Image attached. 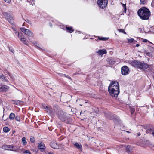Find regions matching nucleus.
Returning a JSON list of instances; mask_svg holds the SVG:
<instances>
[{
    "mask_svg": "<svg viewBox=\"0 0 154 154\" xmlns=\"http://www.w3.org/2000/svg\"><path fill=\"white\" fill-rule=\"evenodd\" d=\"M118 30L119 32L122 33L124 30L122 29H118Z\"/></svg>",
    "mask_w": 154,
    "mask_h": 154,
    "instance_id": "obj_40",
    "label": "nucleus"
},
{
    "mask_svg": "<svg viewBox=\"0 0 154 154\" xmlns=\"http://www.w3.org/2000/svg\"><path fill=\"white\" fill-rule=\"evenodd\" d=\"M15 119L16 120L20 122V118L19 116H17L15 117Z\"/></svg>",
    "mask_w": 154,
    "mask_h": 154,
    "instance_id": "obj_29",
    "label": "nucleus"
},
{
    "mask_svg": "<svg viewBox=\"0 0 154 154\" xmlns=\"http://www.w3.org/2000/svg\"><path fill=\"white\" fill-rule=\"evenodd\" d=\"M25 21L28 23L29 24H31V22L29 20L26 19L25 20Z\"/></svg>",
    "mask_w": 154,
    "mask_h": 154,
    "instance_id": "obj_39",
    "label": "nucleus"
},
{
    "mask_svg": "<svg viewBox=\"0 0 154 154\" xmlns=\"http://www.w3.org/2000/svg\"><path fill=\"white\" fill-rule=\"evenodd\" d=\"M134 41H135V40L133 38H131L130 39H128V42L130 43H132Z\"/></svg>",
    "mask_w": 154,
    "mask_h": 154,
    "instance_id": "obj_35",
    "label": "nucleus"
},
{
    "mask_svg": "<svg viewBox=\"0 0 154 154\" xmlns=\"http://www.w3.org/2000/svg\"><path fill=\"white\" fill-rule=\"evenodd\" d=\"M129 69L127 66H124L121 68L122 74L124 75H126L129 73Z\"/></svg>",
    "mask_w": 154,
    "mask_h": 154,
    "instance_id": "obj_11",
    "label": "nucleus"
},
{
    "mask_svg": "<svg viewBox=\"0 0 154 154\" xmlns=\"http://www.w3.org/2000/svg\"><path fill=\"white\" fill-rule=\"evenodd\" d=\"M14 33L17 36V33L19 32H18L16 30H14Z\"/></svg>",
    "mask_w": 154,
    "mask_h": 154,
    "instance_id": "obj_48",
    "label": "nucleus"
},
{
    "mask_svg": "<svg viewBox=\"0 0 154 154\" xmlns=\"http://www.w3.org/2000/svg\"><path fill=\"white\" fill-rule=\"evenodd\" d=\"M140 29V31L141 32H143V29Z\"/></svg>",
    "mask_w": 154,
    "mask_h": 154,
    "instance_id": "obj_54",
    "label": "nucleus"
},
{
    "mask_svg": "<svg viewBox=\"0 0 154 154\" xmlns=\"http://www.w3.org/2000/svg\"><path fill=\"white\" fill-rule=\"evenodd\" d=\"M54 111L58 118L63 122H67L68 121L69 117L67 116L64 112L57 105L54 106Z\"/></svg>",
    "mask_w": 154,
    "mask_h": 154,
    "instance_id": "obj_2",
    "label": "nucleus"
},
{
    "mask_svg": "<svg viewBox=\"0 0 154 154\" xmlns=\"http://www.w3.org/2000/svg\"><path fill=\"white\" fill-rule=\"evenodd\" d=\"M139 45H140L139 44H137L136 45V46L137 47L139 46Z\"/></svg>",
    "mask_w": 154,
    "mask_h": 154,
    "instance_id": "obj_53",
    "label": "nucleus"
},
{
    "mask_svg": "<svg viewBox=\"0 0 154 154\" xmlns=\"http://www.w3.org/2000/svg\"><path fill=\"white\" fill-rule=\"evenodd\" d=\"M96 53H98L100 55L102 56L103 54H106L107 53V52L106 50L102 49L99 50L97 51L96 52Z\"/></svg>",
    "mask_w": 154,
    "mask_h": 154,
    "instance_id": "obj_16",
    "label": "nucleus"
},
{
    "mask_svg": "<svg viewBox=\"0 0 154 154\" xmlns=\"http://www.w3.org/2000/svg\"><path fill=\"white\" fill-rule=\"evenodd\" d=\"M20 29L22 32L28 36V37H34L33 33L29 30L25 28H20Z\"/></svg>",
    "mask_w": 154,
    "mask_h": 154,
    "instance_id": "obj_7",
    "label": "nucleus"
},
{
    "mask_svg": "<svg viewBox=\"0 0 154 154\" xmlns=\"http://www.w3.org/2000/svg\"><path fill=\"white\" fill-rule=\"evenodd\" d=\"M42 106L43 109L46 110H49L48 109V107L47 106H46L45 104H42Z\"/></svg>",
    "mask_w": 154,
    "mask_h": 154,
    "instance_id": "obj_24",
    "label": "nucleus"
},
{
    "mask_svg": "<svg viewBox=\"0 0 154 154\" xmlns=\"http://www.w3.org/2000/svg\"><path fill=\"white\" fill-rule=\"evenodd\" d=\"M8 75L11 78H12V79H14V77L13 76V75L9 73V74H8Z\"/></svg>",
    "mask_w": 154,
    "mask_h": 154,
    "instance_id": "obj_43",
    "label": "nucleus"
},
{
    "mask_svg": "<svg viewBox=\"0 0 154 154\" xmlns=\"http://www.w3.org/2000/svg\"><path fill=\"white\" fill-rule=\"evenodd\" d=\"M30 141L32 143H33L35 141V139L33 137H31L30 138Z\"/></svg>",
    "mask_w": 154,
    "mask_h": 154,
    "instance_id": "obj_32",
    "label": "nucleus"
},
{
    "mask_svg": "<svg viewBox=\"0 0 154 154\" xmlns=\"http://www.w3.org/2000/svg\"><path fill=\"white\" fill-rule=\"evenodd\" d=\"M137 13L140 18L144 20L148 19L150 14L149 10L145 7L139 9L137 11Z\"/></svg>",
    "mask_w": 154,
    "mask_h": 154,
    "instance_id": "obj_3",
    "label": "nucleus"
},
{
    "mask_svg": "<svg viewBox=\"0 0 154 154\" xmlns=\"http://www.w3.org/2000/svg\"><path fill=\"white\" fill-rule=\"evenodd\" d=\"M50 145L54 149H59L60 146L58 144L56 141H52L50 143Z\"/></svg>",
    "mask_w": 154,
    "mask_h": 154,
    "instance_id": "obj_12",
    "label": "nucleus"
},
{
    "mask_svg": "<svg viewBox=\"0 0 154 154\" xmlns=\"http://www.w3.org/2000/svg\"><path fill=\"white\" fill-rule=\"evenodd\" d=\"M63 75L65 77L69 79H70L71 80V78L69 77V76H68V75H66V74H63Z\"/></svg>",
    "mask_w": 154,
    "mask_h": 154,
    "instance_id": "obj_41",
    "label": "nucleus"
},
{
    "mask_svg": "<svg viewBox=\"0 0 154 154\" xmlns=\"http://www.w3.org/2000/svg\"><path fill=\"white\" fill-rule=\"evenodd\" d=\"M75 147L77 148L79 150L82 151V146L81 144L77 142L75 143L74 144Z\"/></svg>",
    "mask_w": 154,
    "mask_h": 154,
    "instance_id": "obj_17",
    "label": "nucleus"
},
{
    "mask_svg": "<svg viewBox=\"0 0 154 154\" xmlns=\"http://www.w3.org/2000/svg\"><path fill=\"white\" fill-rule=\"evenodd\" d=\"M2 81H3L4 82H9L8 80L6 78V76H4L2 80Z\"/></svg>",
    "mask_w": 154,
    "mask_h": 154,
    "instance_id": "obj_31",
    "label": "nucleus"
},
{
    "mask_svg": "<svg viewBox=\"0 0 154 154\" xmlns=\"http://www.w3.org/2000/svg\"><path fill=\"white\" fill-rule=\"evenodd\" d=\"M3 130L4 132L7 133L9 131L10 129L8 128L5 127L3 128Z\"/></svg>",
    "mask_w": 154,
    "mask_h": 154,
    "instance_id": "obj_23",
    "label": "nucleus"
},
{
    "mask_svg": "<svg viewBox=\"0 0 154 154\" xmlns=\"http://www.w3.org/2000/svg\"><path fill=\"white\" fill-rule=\"evenodd\" d=\"M23 153H24V154H31L30 151L28 150H23Z\"/></svg>",
    "mask_w": 154,
    "mask_h": 154,
    "instance_id": "obj_26",
    "label": "nucleus"
},
{
    "mask_svg": "<svg viewBox=\"0 0 154 154\" xmlns=\"http://www.w3.org/2000/svg\"><path fill=\"white\" fill-rule=\"evenodd\" d=\"M126 147V149L127 152L128 154H131L132 152V149H133V147L131 145H128L125 146Z\"/></svg>",
    "mask_w": 154,
    "mask_h": 154,
    "instance_id": "obj_15",
    "label": "nucleus"
},
{
    "mask_svg": "<svg viewBox=\"0 0 154 154\" xmlns=\"http://www.w3.org/2000/svg\"><path fill=\"white\" fill-rule=\"evenodd\" d=\"M58 74L60 76H63V74H61V73H58Z\"/></svg>",
    "mask_w": 154,
    "mask_h": 154,
    "instance_id": "obj_50",
    "label": "nucleus"
},
{
    "mask_svg": "<svg viewBox=\"0 0 154 154\" xmlns=\"http://www.w3.org/2000/svg\"><path fill=\"white\" fill-rule=\"evenodd\" d=\"M65 28L67 31L69 33H72L74 31V30L72 29V28L71 27H69L68 26L66 25Z\"/></svg>",
    "mask_w": 154,
    "mask_h": 154,
    "instance_id": "obj_19",
    "label": "nucleus"
},
{
    "mask_svg": "<svg viewBox=\"0 0 154 154\" xmlns=\"http://www.w3.org/2000/svg\"><path fill=\"white\" fill-rule=\"evenodd\" d=\"M149 49L152 51H154V48L151 46H149Z\"/></svg>",
    "mask_w": 154,
    "mask_h": 154,
    "instance_id": "obj_37",
    "label": "nucleus"
},
{
    "mask_svg": "<svg viewBox=\"0 0 154 154\" xmlns=\"http://www.w3.org/2000/svg\"><path fill=\"white\" fill-rule=\"evenodd\" d=\"M5 2L8 3H10L11 0H4Z\"/></svg>",
    "mask_w": 154,
    "mask_h": 154,
    "instance_id": "obj_45",
    "label": "nucleus"
},
{
    "mask_svg": "<svg viewBox=\"0 0 154 154\" xmlns=\"http://www.w3.org/2000/svg\"><path fill=\"white\" fill-rule=\"evenodd\" d=\"M35 0H27L28 2H34Z\"/></svg>",
    "mask_w": 154,
    "mask_h": 154,
    "instance_id": "obj_49",
    "label": "nucleus"
},
{
    "mask_svg": "<svg viewBox=\"0 0 154 154\" xmlns=\"http://www.w3.org/2000/svg\"><path fill=\"white\" fill-rule=\"evenodd\" d=\"M105 115L106 118L113 120L115 122H117L119 120V117L115 114L110 113H105Z\"/></svg>",
    "mask_w": 154,
    "mask_h": 154,
    "instance_id": "obj_5",
    "label": "nucleus"
},
{
    "mask_svg": "<svg viewBox=\"0 0 154 154\" xmlns=\"http://www.w3.org/2000/svg\"><path fill=\"white\" fill-rule=\"evenodd\" d=\"M14 104L17 105H18L19 104L20 102V101L18 100H14Z\"/></svg>",
    "mask_w": 154,
    "mask_h": 154,
    "instance_id": "obj_27",
    "label": "nucleus"
},
{
    "mask_svg": "<svg viewBox=\"0 0 154 154\" xmlns=\"http://www.w3.org/2000/svg\"><path fill=\"white\" fill-rule=\"evenodd\" d=\"M9 88V87L7 85H0V91L6 92L8 90Z\"/></svg>",
    "mask_w": 154,
    "mask_h": 154,
    "instance_id": "obj_13",
    "label": "nucleus"
},
{
    "mask_svg": "<svg viewBox=\"0 0 154 154\" xmlns=\"http://www.w3.org/2000/svg\"><path fill=\"white\" fill-rule=\"evenodd\" d=\"M131 64L134 67L143 70L146 69L149 67V65L143 62H141L137 60H134L132 62Z\"/></svg>",
    "mask_w": 154,
    "mask_h": 154,
    "instance_id": "obj_4",
    "label": "nucleus"
},
{
    "mask_svg": "<svg viewBox=\"0 0 154 154\" xmlns=\"http://www.w3.org/2000/svg\"><path fill=\"white\" fill-rule=\"evenodd\" d=\"M2 14L7 19L9 23H12L13 21V17L11 16L10 15L8 14L7 12H3Z\"/></svg>",
    "mask_w": 154,
    "mask_h": 154,
    "instance_id": "obj_10",
    "label": "nucleus"
},
{
    "mask_svg": "<svg viewBox=\"0 0 154 154\" xmlns=\"http://www.w3.org/2000/svg\"><path fill=\"white\" fill-rule=\"evenodd\" d=\"M122 33H123L124 34H126V32H125V31L124 30Z\"/></svg>",
    "mask_w": 154,
    "mask_h": 154,
    "instance_id": "obj_52",
    "label": "nucleus"
},
{
    "mask_svg": "<svg viewBox=\"0 0 154 154\" xmlns=\"http://www.w3.org/2000/svg\"><path fill=\"white\" fill-rule=\"evenodd\" d=\"M22 141L23 142V145H26L27 143V142L26 140V138L23 137L22 139Z\"/></svg>",
    "mask_w": 154,
    "mask_h": 154,
    "instance_id": "obj_25",
    "label": "nucleus"
},
{
    "mask_svg": "<svg viewBox=\"0 0 154 154\" xmlns=\"http://www.w3.org/2000/svg\"><path fill=\"white\" fill-rule=\"evenodd\" d=\"M151 6L154 7V0H153L152 2Z\"/></svg>",
    "mask_w": 154,
    "mask_h": 154,
    "instance_id": "obj_46",
    "label": "nucleus"
},
{
    "mask_svg": "<svg viewBox=\"0 0 154 154\" xmlns=\"http://www.w3.org/2000/svg\"><path fill=\"white\" fill-rule=\"evenodd\" d=\"M108 0H97V2L101 8L103 9L105 8L108 3Z\"/></svg>",
    "mask_w": 154,
    "mask_h": 154,
    "instance_id": "obj_8",
    "label": "nucleus"
},
{
    "mask_svg": "<svg viewBox=\"0 0 154 154\" xmlns=\"http://www.w3.org/2000/svg\"><path fill=\"white\" fill-rule=\"evenodd\" d=\"M49 111H51L50 112L51 114L53 115L54 113V112H55L54 111V112L53 111L50 110H49Z\"/></svg>",
    "mask_w": 154,
    "mask_h": 154,
    "instance_id": "obj_47",
    "label": "nucleus"
},
{
    "mask_svg": "<svg viewBox=\"0 0 154 154\" xmlns=\"http://www.w3.org/2000/svg\"><path fill=\"white\" fill-rule=\"evenodd\" d=\"M99 39L100 40H103V41H106L108 39V38H106L104 37H99Z\"/></svg>",
    "mask_w": 154,
    "mask_h": 154,
    "instance_id": "obj_34",
    "label": "nucleus"
},
{
    "mask_svg": "<svg viewBox=\"0 0 154 154\" xmlns=\"http://www.w3.org/2000/svg\"><path fill=\"white\" fill-rule=\"evenodd\" d=\"M141 4H145L146 2V0H140Z\"/></svg>",
    "mask_w": 154,
    "mask_h": 154,
    "instance_id": "obj_30",
    "label": "nucleus"
},
{
    "mask_svg": "<svg viewBox=\"0 0 154 154\" xmlns=\"http://www.w3.org/2000/svg\"><path fill=\"white\" fill-rule=\"evenodd\" d=\"M17 36L20 40L24 44L28 45V41L27 39L25 38L24 36L22 35V33H20L18 32L17 33Z\"/></svg>",
    "mask_w": 154,
    "mask_h": 154,
    "instance_id": "obj_9",
    "label": "nucleus"
},
{
    "mask_svg": "<svg viewBox=\"0 0 154 154\" xmlns=\"http://www.w3.org/2000/svg\"><path fill=\"white\" fill-rule=\"evenodd\" d=\"M9 50L11 52H12L13 53H14V50H13V48L12 47H9Z\"/></svg>",
    "mask_w": 154,
    "mask_h": 154,
    "instance_id": "obj_38",
    "label": "nucleus"
},
{
    "mask_svg": "<svg viewBox=\"0 0 154 154\" xmlns=\"http://www.w3.org/2000/svg\"><path fill=\"white\" fill-rule=\"evenodd\" d=\"M122 6L123 7V8H124V12L125 13H126V4H122Z\"/></svg>",
    "mask_w": 154,
    "mask_h": 154,
    "instance_id": "obj_28",
    "label": "nucleus"
},
{
    "mask_svg": "<svg viewBox=\"0 0 154 154\" xmlns=\"http://www.w3.org/2000/svg\"><path fill=\"white\" fill-rule=\"evenodd\" d=\"M108 89L112 96L117 97L120 92L119 83L116 81H112L108 87Z\"/></svg>",
    "mask_w": 154,
    "mask_h": 154,
    "instance_id": "obj_1",
    "label": "nucleus"
},
{
    "mask_svg": "<svg viewBox=\"0 0 154 154\" xmlns=\"http://www.w3.org/2000/svg\"><path fill=\"white\" fill-rule=\"evenodd\" d=\"M46 154H54V153L52 152H46Z\"/></svg>",
    "mask_w": 154,
    "mask_h": 154,
    "instance_id": "obj_44",
    "label": "nucleus"
},
{
    "mask_svg": "<svg viewBox=\"0 0 154 154\" xmlns=\"http://www.w3.org/2000/svg\"><path fill=\"white\" fill-rule=\"evenodd\" d=\"M23 26H24V23H23Z\"/></svg>",
    "mask_w": 154,
    "mask_h": 154,
    "instance_id": "obj_56",
    "label": "nucleus"
},
{
    "mask_svg": "<svg viewBox=\"0 0 154 154\" xmlns=\"http://www.w3.org/2000/svg\"><path fill=\"white\" fill-rule=\"evenodd\" d=\"M15 117V115L13 113H10L9 116V118L11 120L13 119Z\"/></svg>",
    "mask_w": 154,
    "mask_h": 154,
    "instance_id": "obj_22",
    "label": "nucleus"
},
{
    "mask_svg": "<svg viewBox=\"0 0 154 154\" xmlns=\"http://www.w3.org/2000/svg\"><path fill=\"white\" fill-rule=\"evenodd\" d=\"M130 109L131 110V114H133L135 111V109L133 108L130 107Z\"/></svg>",
    "mask_w": 154,
    "mask_h": 154,
    "instance_id": "obj_33",
    "label": "nucleus"
},
{
    "mask_svg": "<svg viewBox=\"0 0 154 154\" xmlns=\"http://www.w3.org/2000/svg\"><path fill=\"white\" fill-rule=\"evenodd\" d=\"M107 61L109 63V64L110 65H113L115 63L114 60L112 59H108Z\"/></svg>",
    "mask_w": 154,
    "mask_h": 154,
    "instance_id": "obj_18",
    "label": "nucleus"
},
{
    "mask_svg": "<svg viewBox=\"0 0 154 154\" xmlns=\"http://www.w3.org/2000/svg\"><path fill=\"white\" fill-rule=\"evenodd\" d=\"M147 131L148 133L152 134L154 137V128H149Z\"/></svg>",
    "mask_w": 154,
    "mask_h": 154,
    "instance_id": "obj_21",
    "label": "nucleus"
},
{
    "mask_svg": "<svg viewBox=\"0 0 154 154\" xmlns=\"http://www.w3.org/2000/svg\"><path fill=\"white\" fill-rule=\"evenodd\" d=\"M28 39L32 43L34 44V45L35 46H37V47L39 49H42L40 47H39L38 46L39 45H38V43H37V42H33L32 40V39H31L29 37H28Z\"/></svg>",
    "mask_w": 154,
    "mask_h": 154,
    "instance_id": "obj_20",
    "label": "nucleus"
},
{
    "mask_svg": "<svg viewBox=\"0 0 154 154\" xmlns=\"http://www.w3.org/2000/svg\"><path fill=\"white\" fill-rule=\"evenodd\" d=\"M4 77V76L3 75V74L0 75V79H2H2Z\"/></svg>",
    "mask_w": 154,
    "mask_h": 154,
    "instance_id": "obj_42",
    "label": "nucleus"
},
{
    "mask_svg": "<svg viewBox=\"0 0 154 154\" xmlns=\"http://www.w3.org/2000/svg\"><path fill=\"white\" fill-rule=\"evenodd\" d=\"M2 148L6 150L12 151L15 152H17L19 150L17 146L10 145H4L2 146Z\"/></svg>",
    "mask_w": 154,
    "mask_h": 154,
    "instance_id": "obj_6",
    "label": "nucleus"
},
{
    "mask_svg": "<svg viewBox=\"0 0 154 154\" xmlns=\"http://www.w3.org/2000/svg\"><path fill=\"white\" fill-rule=\"evenodd\" d=\"M3 72L4 73H7L8 74H9V73L8 72V71L7 70V69H3Z\"/></svg>",
    "mask_w": 154,
    "mask_h": 154,
    "instance_id": "obj_36",
    "label": "nucleus"
},
{
    "mask_svg": "<svg viewBox=\"0 0 154 154\" xmlns=\"http://www.w3.org/2000/svg\"><path fill=\"white\" fill-rule=\"evenodd\" d=\"M126 132H127L128 133H130V132L129 131H126Z\"/></svg>",
    "mask_w": 154,
    "mask_h": 154,
    "instance_id": "obj_55",
    "label": "nucleus"
},
{
    "mask_svg": "<svg viewBox=\"0 0 154 154\" xmlns=\"http://www.w3.org/2000/svg\"><path fill=\"white\" fill-rule=\"evenodd\" d=\"M38 146L42 151H44L45 149V146L44 144L42 142H40L38 143Z\"/></svg>",
    "mask_w": 154,
    "mask_h": 154,
    "instance_id": "obj_14",
    "label": "nucleus"
},
{
    "mask_svg": "<svg viewBox=\"0 0 154 154\" xmlns=\"http://www.w3.org/2000/svg\"><path fill=\"white\" fill-rule=\"evenodd\" d=\"M137 134L138 136H140V133H137Z\"/></svg>",
    "mask_w": 154,
    "mask_h": 154,
    "instance_id": "obj_51",
    "label": "nucleus"
}]
</instances>
